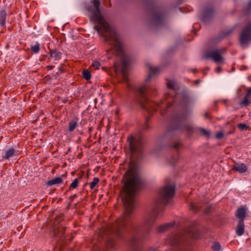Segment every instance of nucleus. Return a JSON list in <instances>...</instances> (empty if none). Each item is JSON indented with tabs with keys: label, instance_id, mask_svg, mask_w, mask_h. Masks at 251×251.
<instances>
[{
	"label": "nucleus",
	"instance_id": "17",
	"mask_svg": "<svg viewBox=\"0 0 251 251\" xmlns=\"http://www.w3.org/2000/svg\"><path fill=\"white\" fill-rule=\"evenodd\" d=\"M246 215V210L244 207H240L237 210L236 217L239 219V220L244 221Z\"/></svg>",
	"mask_w": 251,
	"mask_h": 251
},
{
	"label": "nucleus",
	"instance_id": "35",
	"mask_svg": "<svg viewBox=\"0 0 251 251\" xmlns=\"http://www.w3.org/2000/svg\"><path fill=\"white\" fill-rule=\"evenodd\" d=\"M128 66V62L126 60H123L122 63L121 71H126Z\"/></svg>",
	"mask_w": 251,
	"mask_h": 251
},
{
	"label": "nucleus",
	"instance_id": "48",
	"mask_svg": "<svg viewBox=\"0 0 251 251\" xmlns=\"http://www.w3.org/2000/svg\"><path fill=\"white\" fill-rule=\"evenodd\" d=\"M217 70V72H220L221 70V67H218L216 69Z\"/></svg>",
	"mask_w": 251,
	"mask_h": 251
},
{
	"label": "nucleus",
	"instance_id": "36",
	"mask_svg": "<svg viewBox=\"0 0 251 251\" xmlns=\"http://www.w3.org/2000/svg\"><path fill=\"white\" fill-rule=\"evenodd\" d=\"M150 118L151 116H149L146 118L145 123L144 124L143 126V128L144 130H148L150 128V126L148 124V122L150 120Z\"/></svg>",
	"mask_w": 251,
	"mask_h": 251
},
{
	"label": "nucleus",
	"instance_id": "51",
	"mask_svg": "<svg viewBox=\"0 0 251 251\" xmlns=\"http://www.w3.org/2000/svg\"><path fill=\"white\" fill-rule=\"evenodd\" d=\"M197 82V83H199L200 81V80L199 79H198L196 81Z\"/></svg>",
	"mask_w": 251,
	"mask_h": 251
},
{
	"label": "nucleus",
	"instance_id": "2",
	"mask_svg": "<svg viewBox=\"0 0 251 251\" xmlns=\"http://www.w3.org/2000/svg\"><path fill=\"white\" fill-rule=\"evenodd\" d=\"M93 5L88 6L86 9L92 14L91 20L98 25L94 26V29L104 38L105 41L112 44L111 49L107 50V52H112L113 54L119 55L122 53L123 46L119 40L118 35L101 15L100 1L99 0H93Z\"/></svg>",
	"mask_w": 251,
	"mask_h": 251
},
{
	"label": "nucleus",
	"instance_id": "50",
	"mask_svg": "<svg viewBox=\"0 0 251 251\" xmlns=\"http://www.w3.org/2000/svg\"><path fill=\"white\" fill-rule=\"evenodd\" d=\"M75 197H76V195H75V194L74 196H72V197H71V198L72 200H73V199L74 198H75Z\"/></svg>",
	"mask_w": 251,
	"mask_h": 251
},
{
	"label": "nucleus",
	"instance_id": "10",
	"mask_svg": "<svg viewBox=\"0 0 251 251\" xmlns=\"http://www.w3.org/2000/svg\"><path fill=\"white\" fill-rule=\"evenodd\" d=\"M220 53V50H216L207 52L205 54V56L206 58H210L215 62H219L222 61L223 60V58Z\"/></svg>",
	"mask_w": 251,
	"mask_h": 251
},
{
	"label": "nucleus",
	"instance_id": "49",
	"mask_svg": "<svg viewBox=\"0 0 251 251\" xmlns=\"http://www.w3.org/2000/svg\"><path fill=\"white\" fill-rule=\"evenodd\" d=\"M117 69H118V68H117V67L116 66V64H114V70H115V72L117 71Z\"/></svg>",
	"mask_w": 251,
	"mask_h": 251
},
{
	"label": "nucleus",
	"instance_id": "12",
	"mask_svg": "<svg viewBox=\"0 0 251 251\" xmlns=\"http://www.w3.org/2000/svg\"><path fill=\"white\" fill-rule=\"evenodd\" d=\"M141 240L139 238L134 237L130 241V244L132 247L131 251H142V249L139 247Z\"/></svg>",
	"mask_w": 251,
	"mask_h": 251
},
{
	"label": "nucleus",
	"instance_id": "27",
	"mask_svg": "<svg viewBox=\"0 0 251 251\" xmlns=\"http://www.w3.org/2000/svg\"><path fill=\"white\" fill-rule=\"evenodd\" d=\"M78 178L75 179L72 183L70 184L68 190L70 191L71 189H75L77 187L78 185Z\"/></svg>",
	"mask_w": 251,
	"mask_h": 251
},
{
	"label": "nucleus",
	"instance_id": "41",
	"mask_svg": "<svg viewBox=\"0 0 251 251\" xmlns=\"http://www.w3.org/2000/svg\"><path fill=\"white\" fill-rule=\"evenodd\" d=\"M216 136L218 139L222 138L224 137V134L222 132H218L217 133Z\"/></svg>",
	"mask_w": 251,
	"mask_h": 251
},
{
	"label": "nucleus",
	"instance_id": "11",
	"mask_svg": "<svg viewBox=\"0 0 251 251\" xmlns=\"http://www.w3.org/2000/svg\"><path fill=\"white\" fill-rule=\"evenodd\" d=\"M247 93L242 100L240 102L241 106H247L251 104V87L246 89Z\"/></svg>",
	"mask_w": 251,
	"mask_h": 251
},
{
	"label": "nucleus",
	"instance_id": "40",
	"mask_svg": "<svg viewBox=\"0 0 251 251\" xmlns=\"http://www.w3.org/2000/svg\"><path fill=\"white\" fill-rule=\"evenodd\" d=\"M181 146V143L180 142H177L174 143L173 145V148L177 150Z\"/></svg>",
	"mask_w": 251,
	"mask_h": 251
},
{
	"label": "nucleus",
	"instance_id": "45",
	"mask_svg": "<svg viewBox=\"0 0 251 251\" xmlns=\"http://www.w3.org/2000/svg\"><path fill=\"white\" fill-rule=\"evenodd\" d=\"M156 249L151 248H150L148 251H156Z\"/></svg>",
	"mask_w": 251,
	"mask_h": 251
},
{
	"label": "nucleus",
	"instance_id": "14",
	"mask_svg": "<svg viewBox=\"0 0 251 251\" xmlns=\"http://www.w3.org/2000/svg\"><path fill=\"white\" fill-rule=\"evenodd\" d=\"M232 170L240 173H244L247 171V166L244 163H236L233 165Z\"/></svg>",
	"mask_w": 251,
	"mask_h": 251
},
{
	"label": "nucleus",
	"instance_id": "9",
	"mask_svg": "<svg viewBox=\"0 0 251 251\" xmlns=\"http://www.w3.org/2000/svg\"><path fill=\"white\" fill-rule=\"evenodd\" d=\"M152 18L151 23L156 26L162 25L165 19V15L158 10H154L152 12Z\"/></svg>",
	"mask_w": 251,
	"mask_h": 251
},
{
	"label": "nucleus",
	"instance_id": "1",
	"mask_svg": "<svg viewBox=\"0 0 251 251\" xmlns=\"http://www.w3.org/2000/svg\"><path fill=\"white\" fill-rule=\"evenodd\" d=\"M125 184L123 188V202L125 207L124 215L116 221V234L120 233L129 223L130 215L134 206V199L137 192L143 185V181L139 172L134 169L127 171L125 175Z\"/></svg>",
	"mask_w": 251,
	"mask_h": 251
},
{
	"label": "nucleus",
	"instance_id": "3",
	"mask_svg": "<svg viewBox=\"0 0 251 251\" xmlns=\"http://www.w3.org/2000/svg\"><path fill=\"white\" fill-rule=\"evenodd\" d=\"M175 185H166L159 191L158 198L155 201L151 214L145 219L144 227L148 232L156 220L162 216L164 205L169 203L175 193Z\"/></svg>",
	"mask_w": 251,
	"mask_h": 251
},
{
	"label": "nucleus",
	"instance_id": "16",
	"mask_svg": "<svg viewBox=\"0 0 251 251\" xmlns=\"http://www.w3.org/2000/svg\"><path fill=\"white\" fill-rule=\"evenodd\" d=\"M245 232V225L244 221L239 220L237 226L236 233L238 236L242 235Z\"/></svg>",
	"mask_w": 251,
	"mask_h": 251
},
{
	"label": "nucleus",
	"instance_id": "31",
	"mask_svg": "<svg viewBox=\"0 0 251 251\" xmlns=\"http://www.w3.org/2000/svg\"><path fill=\"white\" fill-rule=\"evenodd\" d=\"M244 11L247 14H249L251 12V0L248 1L246 6L244 7Z\"/></svg>",
	"mask_w": 251,
	"mask_h": 251
},
{
	"label": "nucleus",
	"instance_id": "7",
	"mask_svg": "<svg viewBox=\"0 0 251 251\" xmlns=\"http://www.w3.org/2000/svg\"><path fill=\"white\" fill-rule=\"evenodd\" d=\"M127 140L129 144V149L131 157L133 159L134 157L138 156L142 151V142L141 139L130 136L128 137Z\"/></svg>",
	"mask_w": 251,
	"mask_h": 251
},
{
	"label": "nucleus",
	"instance_id": "34",
	"mask_svg": "<svg viewBox=\"0 0 251 251\" xmlns=\"http://www.w3.org/2000/svg\"><path fill=\"white\" fill-rule=\"evenodd\" d=\"M101 66V64L100 62L97 61H94L91 66V67L94 69L98 70Z\"/></svg>",
	"mask_w": 251,
	"mask_h": 251
},
{
	"label": "nucleus",
	"instance_id": "47",
	"mask_svg": "<svg viewBox=\"0 0 251 251\" xmlns=\"http://www.w3.org/2000/svg\"><path fill=\"white\" fill-rule=\"evenodd\" d=\"M191 71L193 73H196L197 72V69H193L191 70Z\"/></svg>",
	"mask_w": 251,
	"mask_h": 251
},
{
	"label": "nucleus",
	"instance_id": "30",
	"mask_svg": "<svg viewBox=\"0 0 251 251\" xmlns=\"http://www.w3.org/2000/svg\"><path fill=\"white\" fill-rule=\"evenodd\" d=\"M221 245L218 242H214L211 246L213 251H220L221 250Z\"/></svg>",
	"mask_w": 251,
	"mask_h": 251
},
{
	"label": "nucleus",
	"instance_id": "54",
	"mask_svg": "<svg viewBox=\"0 0 251 251\" xmlns=\"http://www.w3.org/2000/svg\"><path fill=\"white\" fill-rule=\"evenodd\" d=\"M175 161H172V163H174Z\"/></svg>",
	"mask_w": 251,
	"mask_h": 251
},
{
	"label": "nucleus",
	"instance_id": "39",
	"mask_svg": "<svg viewBox=\"0 0 251 251\" xmlns=\"http://www.w3.org/2000/svg\"><path fill=\"white\" fill-rule=\"evenodd\" d=\"M212 207L211 205H208L204 208V213L205 214H208L212 210Z\"/></svg>",
	"mask_w": 251,
	"mask_h": 251
},
{
	"label": "nucleus",
	"instance_id": "29",
	"mask_svg": "<svg viewBox=\"0 0 251 251\" xmlns=\"http://www.w3.org/2000/svg\"><path fill=\"white\" fill-rule=\"evenodd\" d=\"M83 77L84 79H85L86 80H88L91 79V74L89 71L87 70H85L83 71Z\"/></svg>",
	"mask_w": 251,
	"mask_h": 251
},
{
	"label": "nucleus",
	"instance_id": "25",
	"mask_svg": "<svg viewBox=\"0 0 251 251\" xmlns=\"http://www.w3.org/2000/svg\"><path fill=\"white\" fill-rule=\"evenodd\" d=\"M77 126V122L75 120H72L69 124V131L72 132Z\"/></svg>",
	"mask_w": 251,
	"mask_h": 251
},
{
	"label": "nucleus",
	"instance_id": "32",
	"mask_svg": "<svg viewBox=\"0 0 251 251\" xmlns=\"http://www.w3.org/2000/svg\"><path fill=\"white\" fill-rule=\"evenodd\" d=\"M99 178L98 177H95L93 181L90 183V187L91 189H93L95 188V187L96 186V185L99 183Z\"/></svg>",
	"mask_w": 251,
	"mask_h": 251
},
{
	"label": "nucleus",
	"instance_id": "28",
	"mask_svg": "<svg viewBox=\"0 0 251 251\" xmlns=\"http://www.w3.org/2000/svg\"><path fill=\"white\" fill-rule=\"evenodd\" d=\"M106 247L108 249H114L115 247V242L112 239H109L106 242Z\"/></svg>",
	"mask_w": 251,
	"mask_h": 251
},
{
	"label": "nucleus",
	"instance_id": "42",
	"mask_svg": "<svg viewBox=\"0 0 251 251\" xmlns=\"http://www.w3.org/2000/svg\"><path fill=\"white\" fill-rule=\"evenodd\" d=\"M174 85V83L172 81H169L167 82V87L169 88H173Z\"/></svg>",
	"mask_w": 251,
	"mask_h": 251
},
{
	"label": "nucleus",
	"instance_id": "43",
	"mask_svg": "<svg viewBox=\"0 0 251 251\" xmlns=\"http://www.w3.org/2000/svg\"><path fill=\"white\" fill-rule=\"evenodd\" d=\"M44 79L45 81L47 82L48 81H49L50 80H51V77L50 75H47V76L45 77Z\"/></svg>",
	"mask_w": 251,
	"mask_h": 251
},
{
	"label": "nucleus",
	"instance_id": "15",
	"mask_svg": "<svg viewBox=\"0 0 251 251\" xmlns=\"http://www.w3.org/2000/svg\"><path fill=\"white\" fill-rule=\"evenodd\" d=\"M62 53L56 50H50L49 52L50 57L53 58L54 60L57 61L61 59Z\"/></svg>",
	"mask_w": 251,
	"mask_h": 251
},
{
	"label": "nucleus",
	"instance_id": "5",
	"mask_svg": "<svg viewBox=\"0 0 251 251\" xmlns=\"http://www.w3.org/2000/svg\"><path fill=\"white\" fill-rule=\"evenodd\" d=\"M169 243L172 251H185L187 235L182 233L172 235L169 238Z\"/></svg>",
	"mask_w": 251,
	"mask_h": 251
},
{
	"label": "nucleus",
	"instance_id": "22",
	"mask_svg": "<svg viewBox=\"0 0 251 251\" xmlns=\"http://www.w3.org/2000/svg\"><path fill=\"white\" fill-rule=\"evenodd\" d=\"M16 152V151L13 148H11L8 150L5 154L2 156V158L4 159H9L10 157L13 156Z\"/></svg>",
	"mask_w": 251,
	"mask_h": 251
},
{
	"label": "nucleus",
	"instance_id": "4",
	"mask_svg": "<svg viewBox=\"0 0 251 251\" xmlns=\"http://www.w3.org/2000/svg\"><path fill=\"white\" fill-rule=\"evenodd\" d=\"M150 93V89L147 85L140 87L138 90L136 101L142 108L155 111L157 110V107L159 106V104L158 102H153L152 104L150 103L147 97L148 94Z\"/></svg>",
	"mask_w": 251,
	"mask_h": 251
},
{
	"label": "nucleus",
	"instance_id": "18",
	"mask_svg": "<svg viewBox=\"0 0 251 251\" xmlns=\"http://www.w3.org/2000/svg\"><path fill=\"white\" fill-rule=\"evenodd\" d=\"M175 225V223L171 222L169 223H167L163 225H161L159 226L157 228V232L158 233H163L166 230H167L169 228L172 227Z\"/></svg>",
	"mask_w": 251,
	"mask_h": 251
},
{
	"label": "nucleus",
	"instance_id": "53",
	"mask_svg": "<svg viewBox=\"0 0 251 251\" xmlns=\"http://www.w3.org/2000/svg\"><path fill=\"white\" fill-rule=\"evenodd\" d=\"M59 70H60V71H61V69H60V68H59Z\"/></svg>",
	"mask_w": 251,
	"mask_h": 251
},
{
	"label": "nucleus",
	"instance_id": "21",
	"mask_svg": "<svg viewBox=\"0 0 251 251\" xmlns=\"http://www.w3.org/2000/svg\"><path fill=\"white\" fill-rule=\"evenodd\" d=\"M213 13L212 9H205L204 12V14L201 17V20L203 22H206L207 21L208 17H211Z\"/></svg>",
	"mask_w": 251,
	"mask_h": 251
},
{
	"label": "nucleus",
	"instance_id": "8",
	"mask_svg": "<svg viewBox=\"0 0 251 251\" xmlns=\"http://www.w3.org/2000/svg\"><path fill=\"white\" fill-rule=\"evenodd\" d=\"M239 42L242 46H246L251 42V20L247 22L241 31Z\"/></svg>",
	"mask_w": 251,
	"mask_h": 251
},
{
	"label": "nucleus",
	"instance_id": "52",
	"mask_svg": "<svg viewBox=\"0 0 251 251\" xmlns=\"http://www.w3.org/2000/svg\"><path fill=\"white\" fill-rule=\"evenodd\" d=\"M63 231H65V227H63Z\"/></svg>",
	"mask_w": 251,
	"mask_h": 251
},
{
	"label": "nucleus",
	"instance_id": "37",
	"mask_svg": "<svg viewBox=\"0 0 251 251\" xmlns=\"http://www.w3.org/2000/svg\"><path fill=\"white\" fill-rule=\"evenodd\" d=\"M238 127L241 130L247 129L248 128V126L246 124L241 123L238 124Z\"/></svg>",
	"mask_w": 251,
	"mask_h": 251
},
{
	"label": "nucleus",
	"instance_id": "44",
	"mask_svg": "<svg viewBox=\"0 0 251 251\" xmlns=\"http://www.w3.org/2000/svg\"><path fill=\"white\" fill-rule=\"evenodd\" d=\"M204 116L205 117V118L206 119H207V118H210V116H209V113L206 112L204 113Z\"/></svg>",
	"mask_w": 251,
	"mask_h": 251
},
{
	"label": "nucleus",
	"instance_id": "55",
	"mask_svg": "<svg viewBox=\"0 0 251 251\" xmlns=\"http://www.w3.org/2000/svg\"><path fill=\"white\" fill-rule=\"evenodd\" d=\"M170 106V105H169V104H168V107H169Z\"/></svg>",
	"mask_w": 251,
	"mask_h": 251
},
{
	"label": "nucleus",
	"instance_id": "33",
	"mask_svg": "<svg viewBox=\"0 0 251 251\" xmlns=\"http://www.w3.org/2000/svg\"><path fill=\"white\" fill-rule=\"evenodd\" d=\"M199 130L200 131L201 133L205 137L208 138L210 137V134L208 130H207L203 128H200Z\"/></svg>",
	"mask_w": 251,
	"mask_h": 251
},
{
	"label": "nucleus",
	"instance_id": "19",
	"mask_svg": "<svg viewBox=\"0 0 251 251\" xmlns=\"http://www.w3.org/2000/svg\"><path fill=\"white\" fill-rule=\"evenodd\" d=\"M7 13L5 10L0 11V25L2 27L5 26L6 24V18Z\"/></svg>",
	"mask_w": 251,
	"mask_h": 251
},
{
	"label": "nucleus",
	"instance_id": "46",
	"mask_svg": "<svg viewBox=\"0 0 251 251\" xmlns=\"http://www.w3.org/2000/svg\"><path fill=\"white\" fill-rule=\"evenodd\" d=\"M47 68H48L49 70H50L53 68V66H51V65H49L47 67Z\"/></svg>",
	"mask_w": 251,
	"mask_h": 251
},
{
	"label": "nucleus",
	"instance_id": "38",
	"mask_svg": "<svg viewBox=\"0 0 251 251\" xmlns=\"http://www.w3.org/2000/svg\"><path fill=\"white\" fill-rule=\"evenodd\" d=\"M121 73L123 75V79L125 81H127L128 80V74L126 71H121Z\"/></svg>",
	"mask_w": 251,
	"mask_h": 251
},
{
	"label": "nucleus",
	"instance_id": "20",
	"mask_svg": "<svg viewBox=\"0 0 251 251\" xmlns=\"http://www.w3.org/2000/svg\"><path fill=\"white\" fill-rule=\"evenodd\" d=\"M63 180L60 177H55L52 179L48 181L46 184L48 186H51L54 184H58L62 183Z\"/></svg>",
	"mask_w": 251,
	"mask_h": 251
},
{
	"label": "nucleus",
	"instance_id": "13",
	"mask_svg": "<svg viewBox=\"0 0 251 251\" xmlns=\"http://www.w3.org/2000/svg\"><path fill=\"white\" fill-rule=\"evenodd\" d=\"M147 66H148L149 70V75L147 78L146 79V81H147L151 78L152 76L157 75L160 73V68L159 67H152L150 64H147Z\"/></svg>",
	"mask_w": 251,
	"mask_h": 251
},
{
	"label": "nucleus",
	"instance_id": "26",
	"mask_svg": "<svg viewBox=\"0 0 251 251\" xmlns=\"http://www.w3.org/2000/svg\"><path fill=\"white\" fill-rule=\"evenodd\" d=\"M31 50L34 53H37L40 50V44L36 42L35 45L30 47Z\"/></svg>",
	"mask_w": 251,
	"mask_h": 251
},
{
	"label": "nucleus",
	"instance_id": "24",
	"mask_svg": "<svg viewBox=\"0 0 251 251\" xmlns=\"http://www.w3.org/2000/svg\"><path fill=\"white\" fill-rule=\"evenodd\" d=\"M201 208V206L194 202H191L189 204V209L195 213L199 212Z\"/></svg>",
	"mask_w": 251,
	"mask_h": 251
},
{
	"label": "nucleus",
	"instance_id": "23",
	"mask_svg": "<svg viewBox=\"0 0 251 251\" xmlns=\"http://www.w3.org/2000/svg\"><path fill=\"white\" fill-rule=\"evenodd\" d=\"M233 31V29L232 28L223 31L221 33L220 36L219 37V41H220L222 39L230 35Z\"/></svg>",
	"mask_w": 251,
	"mask_h": 251
},
{
	"label": "nucleus",
	"instance_id": "6",
	"mask_svg": "<svg viewBox=\"0 0 251 251\" xmlns=\"http://www.w3.org/2000/svg\"><path fill=\"white\" fill-rule=\"evenodd\" d=\"M188 111L180 112L175 113L173 115L172 117V122L173 124L176 125L175 127V129L185 130L188 131H191L193 127L190 125H185L184 126H181V125L187 118Z\"/></svg>",
	"mask_w": 251,
	"mask_h": 251
}]
</instances>
